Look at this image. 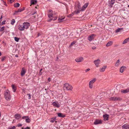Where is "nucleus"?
Returning a JSON list of instances; mask_svg holds the SVG:
<instances>
[{"label": "nucleus", "instance_id": "36", "mask_svg": "<svg viewBox=\"0 0 129 129\" xmlns=\"http://www.w3.org/2000/svg\"><path fill=\"white\" fill-rule=\"evenodd\" d=\"M76 41H73L71 44H70V46H73V45L75 44L76 43Z\"/></svg>", "mask_w": 129, "mask_h": 129}, {"label": "nucleus", "instance_id": "7", "mask_svg": "<svg viewBox=\"0 0 129 129\" xmlns=\"http://www.w3.org/2000/svg\"><path fill=\"white\" fill-rule=\"evenodd\" d=\"M22 119H25V121L26 123H29L30 121V119L29 117L28 116H24L22 117Z\"/></svg>", "mask_w": 129, "mask_h": 129}, {"label": "nucleus", "instance_id": "47", "mask_svg": "<svg viewBox=\"0 0 129 129\" xmlns=\"http://www.w3.org/2000/svg\"><path fill=\"white\" fill-rule=\"evenodd\" d=\"M73 14H71L68 15V17H71L73 16Z\"/></svg>", "mask_w": 129, "mask_h": 129}, {"label": "nucleus", "instance_id": "54", "mask_svg": "<svg viewBox=\"0 0 129 129\" xmlns=\"http://www.w3.org/2000/svg\"><path fill=\"white\" fill-rule=\"evenodd\" d=\"M4 5L6 6H7V4H6V3L5 2H4Z\"/></svg>", "mask_w": 129, "mask_h": 129}, {"label": "nucleus", "instance_id": "9", "mask_svg": "<svg viewBox=\"0 0 129 129\" xmlns=\"http://www.w3.org/2000/svg\"><path fill=\"white\" fill-rule=\"evenodd\" d=\"M48 17L50 19L48 20V22H51L53 20V13L48 14Z\"/></svg>", "mask_w": 129, "mask_h": 129}, {"label": "nucleus", "instance_id": "2", "mask_svg": "<svg viewBox=\"0 0 129 129\" xmlns=\"http://www.w3.org/2000/svg\"><path fill=\"white\" fill-rule=\"evenodd\" d=\"M5 97L7 101L9 100L11 98V96L8 90H7L5 92L4 94Z\"/></svg>", "mask_w": 129, "mask_h": 129}, {"label": "nucleus", "instance_id": "11", "mask_svg": "<svg viewBox=\"0 0 129 129\" xmlns=\"http://www.w3.org/2000/svg\"><path fill=\"white\" fill-rule=\"evenodd\" d=\"M52 104L54 106L57 108H59L60 106V105L59 104V103L57 101L53 102Z\"/></svg>", "mask_w": 129, "mask_h": 129}, {"label": "nucleus", "instance_id": "60", "mask_svg": "<svg viewBox=\"0 0 129 129\" xmlns=\"http://www.w3.org/2000/svg\"><path fill=\"white\" fill-rule=\"evenodd\" d=\"M1 52H0V56H1Z\"/></svg>", "mask_w": 129, "mask_h": 129}, {"label": "nucleus", "instance_id": "23", "mask_svg": "<svg viewBox=\"0 0 129 129\" xmlns=\"http://www.w3.org/2000/svg\"><path fill=\"white\" fill-rule=\"evenodd\" d=\"M113 42L112 41H110L108 42L106 44V46L107 47L109 46H111L113 44Z\"/></svg>", "mask_w": 129, "mask_h": 129}, {"label": "nucleus", "instance_id": "64", "mask_svg": "<svg viewBox=\"0 0 129 129\" xmlns=\"http://www.w3.org/2000/svg\"><path fill=\"white\" fill-rule=\"evenodd\" d=\"M119 0V1H121V0Z\"/></svg>", "mask_w": 129, "mask_h": 129}, {"label": "nucleus", "instance_id": "28", "mask_svg": "<svg viewBox=\"0 0 129 129\" xmlns=\"http://www.w3.org/2000/svg\"><path fill=\"white\" fill-rule=\"evenodd\" d=\"M96 80V79L95 78H94L93 79L90 81L89 83L93 84V83Z\"/></svg>", "mask_w": 129, "mask_h": 129}, {"label": "nucleus", "instance_id": "40", "mask_svg": "<svg viewBox=\"0 0 129 129\" xmlns=\"http://www.w3.org/2000/svg\"><path fill=\"white\" fill-rule=\"evenodd\" d=\"M5 28V27L3 26L2 27L0 30L1 31H3L4 30Z\"/></svg>", "mask_w": 129, "mask_h": 129}, {"label": "nucleus", "instance_id": "61", "mask_svg": "<svg viewBox=\"0 0 129 129\" xmlns=\"http://www.w3.org/2000/svg\"><path fill=\"white\" fill-rule=\"evenodd\" d=\"M57 59L56 60H57V59H58V57H57Z\"/></svg>", "mask_w": 129, "mask_h": 129}, {"label": "nucleus", "instance_id": "45", "mask_svg": "<svg viewBox=\"0 0 129 129\" xmlns=\"http://www.w3.org/2000/svg\"><path fill=\"white\" fill-rule=\"evenodd\" d=\"M127 42V41L126 39H125L123 41L122 44H125Z\"/></svg>", "mask_w": 129, "mask_h": 129}, {"label": "nucleus", "instance_id": "49", "mask_svg": "<svg viewBox=\"0 0 129 129\" xmlns=\"http://www.w3.org/2000/svg\"><path fill=\"white\" fill-rule=\"evenodd\" d=\"M22 126V124L20 123H19L17 125V126L18 127H20Z\"/></svg>", "mask_w": 129, "mask_h": 129}, {"label": "nucleus", "instance_id": "38", "mask_svg": "<svg viewBox=\"0 0 129 129\" xmlns=\"http://www.w3.org/2000/svg\"><path fill=\"white\" fill-rule=\"evenodd\" d=\"M7 129H16V127L13 126V127H9Z\"/></svg>", "mask_w": 129, "mask_h": 129}, {"label": "nucleus", "instance_id": "41", "mask_svg": "<svg viewBox=\"0 0 129 129\" xmlns=\"http://www.w3.org/2000/svg\"><path fill=\"white\" fill-rule=\"evenodd\" d=\"M64 19V18L62 19L58 18V21L59 22H62L63 21V20Z\"/></svg>", "mask_w": 129, "mask_h": 129}, {"label": "nucleus", "instance_id": "55", "mask_svg": "<svg viewBox=\"0 0 129 129\" xmlns=\"http://www.w3.org/2000/svg\"><path fill=\"white\" fill-rule=\"evenodd\" d=\"M42 69H41L40 71V73H41V74L42 73V72H41V71H42Z\"/></svg>", "mask_w": 129, "mask_h": 129}, {"label": "nucleus", "instance_id": "14", "mask_svg": "<svg viewBox=\"0 0 129 129\" xmlns=\"http://www.w3.org/2000/svg\"><path fill=\"white\" fill-rule=\"evenodd\" d=\"M18 29L21 31L24 30V26H23V24L19 25L18 26Z\"/></svg>", "mask_w": 129, "mask_h": 129}, {"label": "nucleus", "instance_id": "26", "mask_svg": "<svg viewBox=\"0 0 129 129\" xmlns=\"http://www.w3.org/2000/svg\"><path fill=\"white\" fill-rule=\"evenodd\" d=\"M58 116L59 117L64 118L65 116L64 115L62 114L61 113H58Z\"/></svg>", "mask_w": 129, "mask_h": 129}, {"label": "nucleus", "instance_id": "17", "mask_svg": "<svg viewBox=\"0 0 129 129\" xmlns=\"http://www.w3.org/2000/svg\"><path fill=\"white\" fill-rule=\"evenodd\" d=\"M121 92L122 93H128L129 92V88H127L125 90H121Z\"/></svg>", "mask_w": 129, "mask_h": 129}, {"label": "nucleus", "instance_id": "18", "mask_svg": "<svg viewBox=\"0 0 129 129\" xmlns=\"http://www.w3.org/2000/svg\"><path fill=\"white\" fill-rule=\"evenodd\" d=\"M104 120H108L109 117V115L107 114H105L103 115V116Z\"/></svg>", "mask_w": 129, "mask_h": 129}, {"label": "nucleus", "instance_id": "29", "mask_svg": "<svg viewBox=\"0 0 129 129\" xmlns=\"http://www.w3.org/2000/svg\"><path fill=\"white\" fill-rule=\"evenodd\" d=\"M20 4L18 3H16L14 5V6L15 7L18 8L19 7Z\"/></svg>", "mask_w": 129, "mask_h": 129}, {"label": "nucleus", "instance_id": "15", "mask_svg": "<svg viewBox=\"0 0 129 129\" xmlns=\"http://www.w3.org/2000/svg\"><path fill=\"white\" fill-rule=\"evenodd\" d=\"M102 121L101 120L99 119H96L94 122V124L96 125L101 123Z\"/></svg>", "mask_w": 129, "mask_h": 129}, {"label": "nucleus", "instance_id": "22", "mask_svg": "<svg viewBox=\"0 0 129 129\" xmlns=\"http://www.w3.org/2000/svg\"><path fill=\"white\" fill-rule=\"evenodd\" d=\"M77 9H78V10H82V8H81V7L80 6V4L79 3L77 5Z\"/></svg>", "mask_w": 129, "mask_h": 129}, {"label": "nucleus", "instance_id": "57", "mask_svg": "<svg viewBox=\"0 0 129 129\" xmlns=\"http://www.w3.org/2000/svg\"><path fill=\"white\" fill-rule=\"evenodd\" d=\"M15 56L16 57H18V56L16 54L15 55Z\"/></svg>", "mask_w": 129, "mask_h": 129}, {"label": "nucleus", "instance_id": "24", "mask_svg": "<svg viewBox=\"0 0 129 129\" xmlns=\"http://www.w3.org/2000/svg\"><path fill=\"white\" fill-rule=\"evenodd\" d=\"M31 4H35L37 3V1L36 0H31L30 1Z\"/></svg>", "mask_w": 129, "mask_h": 129}, {"label": "nucleus", "instance_id": "16", "mask_svg": "<svg viewBox=\"0 0 129 129\" xmlns=\"http://www.w3.org/2000/svg\"><path fill=\"white\" fill-rule=\"evenodd\" d=\"M15 118L17 120H18L21 117V115L19 114H16L14 115Z\"/></svg>", "mask_w": 129, "mask_h": 129}, {"label": "nucleus", "instance_id": "32", "mask_svg": "<svg viewBox=\"0 0 129 129\" xmlns=\"http://www.w3.org/2000/svg\"><path fill=\"white\" fill-rule=\"evenodd\" d=\"M124 67V66H122L121 67L120 69V72L122 73L123 71V68Z\"/></svg>", "mask_w": 129, "mask_h": 129}, {"label": "nucleus", "instance_id": "43", "mask_svg": "<svg viewBox=\"0 0 129 129\" xmlns=\"http://www.w3.org/2000/svg\"><path fill=\"white\" fill-rule=\"evenodd\" d=\"M77 11H75L76 14H78L80 13V11H82V10H78V9H77Z\"/></svg>", "mask_w": 129, "mask_h": 129}, {"label": "nucleus", "instance_id": "25", "mask_svg": "<svg viewBox=\"0 0 129 129\" xmlns=\"http://www.w3.org/2000/svg\"><path fill=\"white\" fill-rule=\"evenodd\" d=\"M106 66H105L103 67L102 68H100V72H104L105 70V69L106 68Z\"/></svg>", "mask_w": 129, "mask_h": 129}, {"label": "nucleus", "instance_id": "53", "mask_svg": "<svg viewBox=\"0 0 129 129\" xmlns=\"http://www.w3.org/2000/svg\"><path fill=\"white\" fill-rule=\"evenodd\" d=\"M36 12H37L36 11H35L32 14V15H34V14H35L36 13Z\"/></svg>", "mask_w": 129, "mask_h": 129}, {"label": "nucleus", "instance_id": "4", "mask_svg": "<svg viewBox=\"0 0 129 129\" xmlns=\"http://www.w3.org/2000/svg\"><path fill=\"white\" fill-rule=\"evenodd\" d=\"M95 36V35L94 34H92L90 35L88 37L87 40L89 41H92Z\"/></svg>", "mask_w": 129, "mask_h": 129}, {"label": "nucleus", "instance_id": "62", "mask_svg": "<svg viewBox=\"0 0 129 129\" xmlns=\"http://www.w3.org/2000/svg\"><path fill=\"white\" fill-rule=\"evenodd\" d=\"M128 7H129V5H128Z\"/></svg>", "mask_w": 129, "mask_h": 129}, {"label": "nucleus", "instance_id": "37", "mask_svg": "<svg viewBox=\"0 0 129 129\" xmlns=\"http://www.w3.org/2000/svg\"><path fill=\"white\" fill-rule=\"evenodd\" d=\"M14 40L16 42H18L19 40V38L16 37H15L14 38Z\"/></svg>", "mask_w": 129, "mask_h": 129}, {"label": "nucleus", "instance_id": "63", "mask_svg": "<svg viewBox=\"0 0 129 129\" xmlns=\"http://www.w3.org/2000/svg\"><path fill=\"white\" fill-rule=\"evenodd\" d=\"M36 8H37V7H36Z\"/></svg>", "mask_w": 129, "mask_h": 129}, {"label": "nucleus", "instance_id": "3", "mask_svg": "<svg viewBox=\"0 0 129 129\" xmlns=\"http://www.w3.org/2000/svg\"><path fill=\"white\" fill-rule=\"evenodd\" d=\"M122 99L119 97L114 96L111 97L110 98V100L112 101H120L122 100Z\"/></svg>", "mask_w": 129, "mask_h": 129}, {"label": "nucleus", "instance_id": "56", "mask_svg": "<svg viewBox=\"0 0 129 129\" xmlns=\"http://www.w3.org/2000/svg\"><path fill=\"white\" fill-rule=\"evenodd\" d=\"M56 19H57V18L56 17V18H54L53 19V20L54 21V20H56Z\"/></svg>", "mask_w": 129, "mask_h": 129}, {"label": "nucleus", "instance_id": "42", "mask_svg": "<svg viewBox=\"0 0 129 129\" xmlns=\"http://www.w3.org/2000/svg\"><path fill=\"white\" fill-rule=\"evenodd\" d=\"M27 95L28 96V99L29 100L30 99H31V95L30 94H27Z\"/></svg>", "mask_w": 129, "mask_h": 129}, {"label": "nucleus", "instance_id": "8", "mask_svg": "<svg viewBox=\"0 0 129 129\" xmlns=\"http://www.w3.org/2000/svg\"><path fill=\"white\" fill-rule=\"evenodd\" d=\"M94 63L97 67H99V64L101 62V60L99 59H97L94 60L93 61Z\"/></svg>", "mask_w": 129, "mask_h": 129}, {"label": "nucleus", "instance_id": "12", "mask_svg": "<svg viewBox=\"0 0 129 129\" xmlns=\"http://www.w3.org/2000/svg\"><path fill=\"white\" fill-rule=\"evenodd\" d=\"M23 26H24V28L26 29H28L29 26L30 25V24L28 22H24L23 24Z\"/></svg>", "mask_w": 129, "mask_h": 129}, {"label": "nucleus", "instance_id": "46", "mask_svg": "<svg viewBox=\"0 0 129 129\" xmlns=\"http://www.w3.org/2000/svg\"><path fill=\"white\" fill-rule=\"evenodd\" d=\"M56 120V119H54L52 120H51L50 122H53L55 121Z\"/></svg>", "mask_w": 129, "mask_h": 129}, {"label": "nucleus", "instance_id": "19", "mask_svg": "<svg viewBox=\"0 0 129 129\" xmlns=\"http://www.w3.org/2000/svg\"><path fill=\"white\" fill-rule=\"evenodd\" d=\"M25 72H26L24 69L23 68L22 69L21 72V75L23 76L24 75Z\"/></svg>", "mask_w": 129, "mask_h": 129}, {"label": "nucleus", "instance_id": "34", "mask_svg": "<svg viewBox=\"0 0 129 129\" xmlns=\"http://www.w3.org/2000/svg\"><path fill=\"white\" fill-rule=\"evenodd\" d=\"M48 14L53 13V11L49 9L48 10Z\"/></svg>", "mask_w": 129, "mask_h": 129}, {"label": "nucleus", "instance_id": "10", "mask_svg": "<svg viewBox=\"0 0 129 129\" xmlns=\"http://www.w3.org/2000/svg\"><path fill=\"white\" fill-rule=\"evenodd\" d=\"M83 58L82 57H80L75 59L76 61L77 62H82L83 61Z\"/></svg>", "mask_w": 129, "mask_h": 129}, {"label": "nucleus", "instance_id": "35", "mask_svg": "<svg viewBox=\"0 0 129 129\" xmlns=\"http://www.w3.org/2000/svg\"><path fill=\"white\" fill-rule=\"evenodd\" d=\"M89 86L90 88H92L93 87V84L89 83Z\"/></svg>", "mask_w": 129, "mask_h": 129}, {"label": "nucleus", "instance_id": "21", "mask_svg": "<svg viewBox=\"0 0 129 129\" xmlns=\"http://www.w3.org/2000/svg\"><path fill=\"white\" fill-rule=\"evenodd\" d=\"M120 62L119 60H118L115 63V66L116 67H118L120 64Z\"/></svg>", "mask_w": 129, "mask_h": 129}, {"label": "nucleus", "instance_id": "59", "mask_svg": "<svg viewBox=\"0 0 129 129\" xmlns=\"http://www.w3.org/2000/svg\"><path fill=\"white\" fill-rule=\"evenodd\" d=\"M92 49H95V48H93V47H92Z\"/></svg>", "mask_w": 129, "mask_h": 129}, {"label": "nucleus", "instance_id": "1", "mask_svg": "<svg viewBox=\"0 0 129 129\" xmlns=\"http://www.w3.org/2000/svg\"><path fill=\"white\" fill-rule=\"evenodd\" d=\"M63 88L64 89H66L67 90H72L73 89V87L70 84L66 83L64 84Z\"/></svg>", "mask_w": 129, "mask_h": 129}, {"label": "nucleus", "instance_id": "31", "mask_svg": "<svg viewBox=\"0 0 129 129\" xmlns=\"http://www.w3.org/2000/svg\"><path fill=\"white\" fill-rule=\"evenodd\" d=\"M14 1L15 0H8V3L9 4H11L14 2Z\"/></svg>", "mask_w": 129, "mask_h": 129}, {"label": "nucleus", "instance_id": "58", "mask_svg": "<svg viewBox=\"0 0 129 129\" xmlns=\"http://www.w3.org/2000/svg\"><path fill=\"white\" fill-rule=\"evenodd\" d=\"M2 18V15L0 19H1Z\"/></svg>", "mask_w": 129, "mask_h": 129}, {"label": "nucleus", "instance_id": "50", "mask_svg": "<svg viewBox=\"0 0 129 129\" xmlns=\"http://www.w3.org/2000/svg\"><path fill=\"white\" fill-rule=\"evenodd\" d=\"M90 70V69L89 68H88L85 70V71L86 72H87Z\"/></svg>", "mask_w": 129, "mask_h": 129}, {"label": "nucleus", "instance_id": "5", "mask_svg": "<svg viewBox=\"0 0 129 129\" xmlns=\"http://www.w3.org/2000/svg\"><path fill=\"white\" fill-rule=\"evenodd\" d=\"M24 9L25 8L24 7H23L21 9H19L18 10L15 11L14 13V15H17L18 14V13L24 10Z\"/></svg>", "mask_w": 129, "mask_h": 129}, {"label": "nucleus", "instance_id": "52", "mask_svg": "<svg viewBox=\"0 0 129 129\" xmlns=\"http://www.w3.org/2000/svg\"><path fill=\"white\" fill-rule=\"evenodd\" d=\"M127 42L129 41V37L126 39Z\"/></svg>", "mask_w": 129, "mask_h": 129}, {"label": "nucleus", "instance_id": "51", "mask_svg": "<svg viewBox=\"0 0 129 129\" xmlns=\"http://www.w3.org/2000/svg\"><path fill=\"white\" fill-rule=\"evenodd\" d=\"M50 81H51L50 78H49L48 79V82H50Z\"/></svg>", "mask_w": 129, "mask_h": 129}, {"label": "nucleus", "instance_id": "13", "mask_svg": "<svg viewBox=\"0 0 129 129\" xmlns=\"http://www.w3.org/2000/svg\"><path fill=\"white\" fill-rule=\"evenodd\" d=\"M122 127L123 129H129V125L126 124L122 125Z\"/></svg>", "mask_w": 129, "mask_h": 129}, {"label": "nucleus", "instance_id": "33", "mask_svg": "<svg viewBox=\"0 0 129 129\" xmlns=\"http://www.w3.org/2000/svg\"><path fill=\"white\" fill-rule=\"evenodd\" d=\"M15 22V20L13 19L11 20V24L12 25H13L14 23Z\"/></svg>", "mask_w": 129, "mask_h": 129}, {"label": "nucleus", "instance_id": "27", "mask_svg": "<svg viewBox=\"0 0 129 129\" xmlns=\"http://www.w3.org/2000/svg\"><path fill=\"white\" fill-rule=\"evenodd\" d=\"M12 89L13 90V91L14 92H15L16 90V87L14 86V85L13 84L12 85Z\"/></svg>", "mask_w": 129, "mask_h": 129}, {"label": "nucleus", "instance_id": "48", "mask_svg": "<svg viewBox=\"0 0 129 129\" xmlns=\"http://www.w3.org/2000/svg\"><path fill=\"white\" fill-rule=\"evenodd\" d=\"M30 128L29 127H26L25 128H23V127L22 128V129H30Z\"/></svg>", "mask_w": 129, "mask_h": 129}, {"label": "nucleus", "instance_id": "30", "mask_svg": "<svg viewBox=\"0 0 129 129\" xmlns=\"http://www.w3.org/2000/svg\"><path fill=\"white\" fill-rule=\"evenodd\" d=\"M122 29V28H118L116 30L115 32L116 33L120 32L121 31V30Z\"/></svg>", "mask_w": 129, "mask_h": 129}, {"label": "nucleus", "instance_id": "20", "mask_svg": "<svg viewBox=\"0 0 129 129\" xmlns=\"http://www.w3.org/2000/svg\"><path fill=\"white\" fill-rule=\"evenodd\" d=\"M88 5V3H86L82 7V11H84L85 9L87 7Z\"/></svg>", "mask_w": 129, "mask_h": 129}, {"label": "nucleus", "instance_id": "6", "mask_svg": "<svg viewBox=\"0 0 129 129\" xmlns=\"http://www.w3.org/2000/svg\"><path fill=\"white\" fill-rule=\"evenodd\" d=\"M115 0H111L108 2V5L110 8L113 7V5L115 2Z\"/></svg>", "mask_w": 129, "mask_h": 129}, {"label": "nucleus", "instance_id": "39", "mask_svg": "<svg viewBox=\"0 0 129 129\" xmlns=\"http://www.w3.org/2000/svg\"><path fill=\"white\" fill-rule=\"evenodd\" d=\"M6 58V57L5 56H3L2 57L1 59V61H3Z\"/></svg>", "mask_w": 129, "mask_h": 129}, {"label": "nucleus", "instance_id": "44", "mask_svg": "<svg viewBox=\"0 0 129 129\" xmlns=\"http://www.w3.org/2000/svg\"><path fill=\"white\" fill-rule=\"evenodd\" d=\"M6 22V21H3L1 23V24L0 25H2L3 24H5V22Z\"/></svg>", "mask_w": 129, "mask_h": 129}]
</instances>
